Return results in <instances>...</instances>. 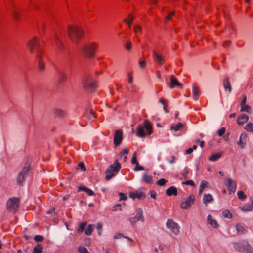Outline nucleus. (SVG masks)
<instances>
[{
  "mask_svg": "<svg viewBox=\"0 0 253 253\" xmlns=\"http://www.w3.org/2000/svg\"><path fill=\"white\" fill-rule=\"evenodd\" d=\"M208 184V183L206 181L203 180L201 182L199 189L200 194L203 192V189L207 186Z\"/></svg>",
  "mask_w": 253,
  "mask_h": 253,
  "instance_id": "34",
  "label": "nucleus"
},
{
  "mask_svg": "<svg viewBox=\"0 0 253 253\" xmlns=\"http://www.w3.org/2000/svg\"><path fill=\"white\" fill-rule=\"evenodd\" d=\"M86 116L88 119H91L93 118H95V115L93 111H89L86 112Z\"/></svg>",
  "mask_w": 253,
  "mask_h": 253,
  "instance_id": "41",
  "label": "nucleus"
},
{
  "mask_svg": "<svg viewBox=\"0 0 253 253\" xmlns=\"http://www.w3.org/2000/svg\"><path fill=\"white\" fill-rule=\"evenodd\" d=\"M240 208L243 212H248L252 211L253 209V200L251 199L250 202L242 207H240Z\"/></svg>",
  "mask_w": 253,
  "mask_h": 253,
  "instance_id": "17",
  "label": "nucleus"
},
{
  "mask_svg": "<svg viewBox=\"0 0 253 253\" xmlns=\"http://www.w3.org/2000/svg\"><path fill=\"white\" fill-rule=\"evenodd\" d=\"M121 164L116 160L114 163L110 165L106 170L105 180L109 181L112 177L115 176L121 169Z\"/></svg>",
  "mask_w": 253,
  "mask_h": 253,
  "instance_id": "3",
  "label": "nucleus"
},
{
  "mask_svg": "<svg viewBox=\"0 0 253 253\" xmlns=\"http://www.w3.org/2000/svg\"><path fill=\"white\" fill-rule=\"evenodd\" d=\"M184 128V125L181 123L172 125L170 126V130L175 132L182 130Z\"/></svg>",
  "mask_w": 253,
  "mask_h": 253,
  "instance_id": "21",
  "label": "nucleus"
},
{
  "mask_svg": "<svg viewBox=\"0 0 253 253\" xmlns=\"http://www.w3.org/2000/svg\"><path fill=\"white\" fill-rule=\"evenodd\" d=\"M42 247L40 244H38L34 247L33 253H42Z\"/></svg>",
  "mask_w": 253,
  "mask_h": 253,
  "instance_id": "35",
  "label": "nucleus"
},
{
  "mask_svg": "<svg viewBox=\"0 0 253 253\" xmlns=\"http://www.w3.org/2000/svg\"><path fill=\"white\" fill-rule=\"evenodd\" d=\"M129 220L132 225L134 224L135 223H136L138 221V220L135 219V217H134L133 218H129Z\"/></svg>",
  "mask_w": 253,
  "mask_h": 253,
  "instance_id": "57",
  "label": "nucleus"
},
{
  "mask_svg": "<svg viewBox=\"0 0 253 253\" xmlns=\"http://www.w3.org/2000/svg\"><path fill=\"white\" fill-rule=\"evenodd\" d=\"M78 167L80 168L82 171H84L86 170L84 164L82 162H80L78 164Z\"/></svg>",
  "mask_w": 253,
  "mask_h": 253,
  "instance_id": "52",
  "label": "nucleus"
},
{
  "mask_svg": "<svg viewBox=\"0 0 253 253\" xmlns=\"http://www.w3.org/2000/svg\"><path fill=\"white\" fill-rule=\"evenodd\" d=\"M55 44L58 48L59 51H62L63 50V44L61 40L59 39L58 36L55 35Z\"/></svg>",
  "mask_w": 253,
  "mask_h": 253,
  "instance_id": "22",
  "label": "nucleus"
},
{
  "mask_svg": "<svg viewBox=\"0 0 253 253\" xmlns=\"http://www.w3.org/2000/svg\"><path fill=\"white\" fill-rule=\"evenodd\" d=\"M122 237L127 239L128 241H129L130 242H133L132 239H131V238H130L128 236H125L122 233H118L115 236H114V238L115 239H118Z\"/></svg>",
  "mask_w": 253,
  "mask_h": 253,
  "instance_id": "33",
  "label": "nucleus"
},
{
  "mask_svg": "<svg viewBox=\"0 0 253 253\" xmlns=\"http://www.w3.org/2000/svg\"><path fill=\"white\" fill-rule=\"evenodd\" d=\"M123 139V132L120 129L115 131L114 136V144L115 146H118L120 145Z\"/></svg>",
  "mask_w": 253,
  "mask_h": 253,
  "instance_id": "12",
  "label": "nucleus"
},
{
  "mask_svg": "<svg viewBox=\"0 0 253 253\" xmlns=\"http://www.w3.org/2000/svg\"><path fill=\"white\" fill-rule=\"evenodd\" d=\"M237 195L238 196L239 199L243 200L246 198V196L244 194L243 191H239L237 192Z\"/></svg>",
  "mask_w": 253,
  "mask_h": 253,
  "instance_id": "43",
  "label": "nucleus"
},
{
  "mask_svg": "<svg viewBox=\"0 0 253 253\" xmlns=\"http://www.w3.org/2000/svg\"><path fill=\"white\" fill-rule=\"evenodd\" d=\"M94 227V225L89 224L86 229L85 230V234L88 236L92 234V232Z\"/></svg>",
  "mask_w": 253,
  "mask_h": 253,
  "instance_id": "32",
  "label": "nucleus"
},
{
  "mask_svg": "<svg viewBox=\"0 0 253 253\" xmlns=\"http://www.w3.org/2000/svg\"><path fill=\"white\" fill-rule=\"evenodd\" d=\"M225 185L227 187L229 194L234 193L236 190V183L235 181L230 178H227L224 182Z\"/></svg>",
  "mask_w": 253,
  "mask_h": 253,
  "instance_id": "11",
  "label": "nucleus"
},
{
  "mask_svg": "<svg viewBox=\"0 0 253 253\" xmlns=\"http://www.w3.org/2000/svg\"><path fill=\"white\" fill-rule=\"evenodd\" d=\"M247 134L245 133H242L239 138V141L237 142V144L242 148H244L247 142Z\"/></svg>",
  "mask_w": 253,
  "mask_h": 253,
  "instance_id": "15",
  "label": "nucleus"
},
{
  "mask_svg": "<svg viewBox=\"0 0 253 253\" xmlns=\"http://www.w3.org/2000/svg\"><path fill=\"white\" fill-rule=\"evenodd\" d=\"M146 63L144 61H141L139 62V66L141 68H144L146 66Z\"/></svg>",
  "mask_w": 253,
  "mask_h": 253,
  "instance_id": "59",
  "label": "nucleus"
},
{
  "mask_svg": "<svg viewBox=\"0 0 253 253\" xmlns=\"http://www.w3.org/2000/svg\"><path fill=\"white\" fill-rule=\"evenodd\" d=\"M67 80V76L63 73H59V82L62 83L64 82Z\"/></svg>",
  "mask_w": 253,
  "mask_h": 253,
  "instance_id": "39",
  "label": "nucleus"
},
{
  "mask_svg": "<svg viewBox=\"0 0 253 253\" xmlns=\"http://www.w3.org/2000/svg\"><path fill=\"white\" fill-rule=\"evenodd\" d=\"M27 47L31 53H36V58L38 63V68L40 71H43L45 69V65L42 60L43 51L39 46L37 38L34 37L32 39L29 40Z\"/></svg>",
  "mask_w": 253,
  "mask_h": 253,
  "instance_id": "1",
  "label": "nucleus"
},
{
  "mask_svg": "<svg viewBox=\"0 0 253 253\" xmlns=\"http://www.w3.org/2000/svg\"><path fill=\"white\" fill-rule=\"evenodd\" d=\"M153 56L154 60L159 65H162L165 62V58L161 55L158 54L156 51L153 52Z\"/></svg>",
  "mask_w": 253,
  "mask_h": 253,
  "instance_id": "16",
  "label": "nucleus"
},
{
  "mask_svg": "<svg viewBox=\"0 0 253 253\" xmlns=\"http://www.w3.org/2000/svg\"><path fill=\"white\" fill-rule=\"evenodd\" d=\"M30 169V166L28 165L24 167L19 172L17 177V182L19 185H23L24 183L25 177L28 175V172Z\"/></svg>",
  "mask_w": 253,
  "mask_h": 253,
  "instance_id": "8",
  "label": "nucleus"
},
{
  "mask_svg": "<svg viewBox=\"0 0 253 253\" xmlns=\"http://www.w3.org/2000/svg\"><path fill=\"white\" fill-rule=\"evenodd\" d=\"M244 129L249 132H252L253 133V123H249L245 126Z\"/></svg>",
  "mask_w": 253,
  "mask_h": 253,
  "instance_id": "38",
  "label": "nucleus"
},
{
  "mask_svg": "<svg viewBox=\"0 0 253 253\" xmlns=\"http://www.w3.org/2000/svg\"><path fill=\"white\" fill-rule=\"evenodd\" d=\"M97 48L96 44L93 43H85L82 48V53L87 58H92Z\"/></svg>",
  "mask_w": 253,
  "mask_h": 253,
  "instance_id": "6",
  "label": "nucleus"
},
{
  "mask_svg": "<svg viewBox=\"0 0 253 253\" xmlns=\"http://www.w3.org/2000/svg\"><path fill=\"white\" fill-rule=\"evenodd\" d=\"M150 196L151 198L155 199L156 196V192L155 191L152 190L150 192Z\"/></svg>",
  "mask_w": 253,
  "mask_h": 253,
  "instance_id": "62",
  "label": "nucleus"
},
{
  "mask_svg": "<svg viewBox=\"0 0 253 253\" xmlns=\"http://www.w3.org/2000/svg\"><path fill=\"white\" fill-rule=\"evenodd\" d=\"M131 163L132 164H137L138 163L136 159V152H134L133 154V156L131 160Z\"/></svg>",
  "mask_w": 253,
  "mask_h": 253,
  "instance_id": "44",
  "label": "nucleus"
},
{
  "mask_svg": "<svg viewBox=\"0 0 253 253\" xmlns=\"http://www.w3.org/2000/svg\"><path fill=\"white\" fill-rule=\"evenodd\" d=\"M118 209L121 210V205L117 204L115 205L113 208V210L114 211H117Z\"/></svg>",
  "mask_w": 253,
  "mask_h": 253,
  "instance_id": "60",
  "label": "nucleus"
},
{
  "mask_svg": "<svg viewBox=\"0 0 253 253\" xmlns=\"http://www.w3.org/2000/svg\"><path fill=\"white\" fill-rule=\"evenodd\" d=\"M234 248L238 251L244 253H252V247L247 241L243 240L233 243Z\"/></svg>",
  "mask_w": 253,
  "mask_h": 253,
  "instance_id": "5",
  "label": "nucleus"
},
{
  "mask_svg": "<svg viewBox=\"0 0 253 253\" xmlns=\"http://www.w3.org/2000/svg\"><path fill=\"white\" fill-rule=\"evenodd\" d=\"M192 94L194 100L197 101L200 94V91L198 87L195 85L193 86Z\"/></svg>",
  "mask_w": 253,
  "mask_h": 253,
  "instance_id": "24",
  "label": "nucleus"
},
{
  "mask_svg": "<svg viewBox=\"0 0 253 253\" xmlns=\"http://www.w3.org/2000/svg\"><path fill=\"white\" fill-rule=\"evenodd\" d=\"M222 215L224 217L228 219H231L232 217L231 212L228 210H225L222 212Z\"/></svg>",
  "mask_w": 253,
  "mask_h": 253,
  "instance_id": "37",
  "label": "nucleus"
},
{
  "mask_svg": "<svg viewBox=\"0 0 253 253\" xmlns=\"http://www.w3.org/2000/svg\"><path fill=\"white\" fill-rule=\"evenodd\" d=\"M152 126L150 122L146 120L144 121V126L139 125L137 128V135L139 137H143L146 134L150 135L152 133Z\"/></svg>",
  "mask_w": 253,
  "mask_h": 253,
  "instance_id": "4",
  "label": "nucleus"
},
{
  "mask_svg": "<svg viewBox=\"0 0 253 253\" xmlns=\"http://www.w3.org/2000/svg\"><path fill=\"white\" fill-rule=\"evenodd\" d=\"M166 182L167 180L166 179L164 178H161L157 181V184L160 186H163L166 184Z\"/></svg>",
  "mask_w": 253,
  "mask_h": 253,
  "instance_id": "47",
  "label": "nucleus"
},
{
  "mask_svg": "<svg viewBox=\"0 0 253 253\" xmlns=\"http://www.w3.org/2000/svg\"><path fill=\"white\" fill-rule=\"evenodd\" d=\"M221 156V154L220 153H215L212 154L210 157H209V160L210 161H215Z\"/></svg>",
  "mask_w": 253,
  "mask_h": 253,
  "instance_id": "31",
  "label": "nucleus"
},
{
  "mask_svg": "<svg viewBox=\"0 0 253 253\" xmlns=\"http://www.w3.org/2000/svg\"><path fill=\"white\" fill-rule=\"evenodd\" d=\"M82 84L84 88L93 91L96 88V82L89 77H84L82 81Z\"/></svg>",
  "mask_w": 253,
  "mask_h": 253,
  "instance_id": "7",
  "label": "nucleus"
},
{
  "mask_svg": "<svg viewBox=\"0 0 253 253\" xmlns=\"http://www.w3.org/2000/svg\"><path fill=\"white\" fill-rule=\"evenodd\" d=\"M223 86L225 90H228L229 92L232 91L231 85L229 81V78L227 77L223 81Z\"/></svg>",
  "mask_w": 253,
  "mask_h": 253,
  "instance_id": "25",
  "label": "nucleus"
},
{
  "mask_svg": "<svg viewBox=\"0 0 253 253\" xmlns=\"http://www.w3.org/2000/svg\"><path fill=\"white\" fill-rule=\"evenodd\" d=\"M182 184L190 185L191 186H194V182L192 180H186L182 183Z\"/></svg>",
  "mask_w": 253,
  "mask_h": 253,
  "instance_id": "51",
  "label": "nucleus"
},
{
  "mask_svg": "<svg viewBox=\"0 0 253 253\" xmlns=\"http://www.w3.org/2000/svg\"><path fill=\"white\" fill-rule=\"evenodd\" d=\"M148 170L146 169L145 170V172L144 173L143 177H142V180L145 181L147 183H152V178L151 176L147 175Z\"/></svg>",
  "mask_w": 253,
  "mask_h": 253,
  "instance_id": "29",
  "label": "nucleus"
},
{
  "mask_svg": "<svg viewBox=\"0 0 253 253\" xmlns=\"http://www.w3.org/2000/svg\"><path fill=\"white\" fill-rule=\"evenodd\" d=\"M53 113L56 117H63L66 114L64 111L58 108L55 109L53 110Z\"/></svg>",
  "mask_w": 253,
  "mask_h": 253,
  "instance_id": "30",
  "label": "nucleus"
},
{
  "mask_svg": "<svg viewBox=\"0 0 253 253\" xmlns=\"http://www.w3.org/2000/svg\"><path fill=\"white\" fill-rule=\"evenodd\" d=\"M129 197L132 199L138 198L139 199H143L145 197L144 193L140 191L131 192L129 194Z\"/></svg>",
  "mask_w": 253,
  "mask_h": 253,
  "instance_id": "14",
  "label": "nucleus"
},
{
  "mask_svg": "<svg viewBox=\"0 0 253 253\" xmlns=\"http://www.w3.org/2000/svg\"><path fill=\"white\" fill-rule=\"evenodd\" d=\"M213 198L210 194H205L203 198V203L205 205L208 203H212L213 201Z\"/></svg>",
  "mask_w": 253,
  "mask_h": 253,
  "instance_id": "19",
  "label": "nucleus"
},
{
  "mask_svg": "<svg viewBox=\"0 0 253 253\" xmlns=\"http://www.w3.org/2000/svg\"><path fill=\"white\" fill-rule=\"evenodd\" d=\"M133 29H134V31L135 33H137L138 31L140 32V33L142 32L141 27L140 25H136V26H135L134 27Z\"/></svg>",
  "mask_w": 253,
  "mask_h": 253,
  "instance_id": "54",
  "label": "nucleus"
},
{
  "mask_svg": "<svg viewBox=\"0 0 253 253\" xmlns=\"http://www.w3.org/2000/svg\"><path fill=\"white\" fill-rule=\"evenodd\" d=\"M19 203L18 199L15 197L10 198L7 202V208L8 211L11 212L16 211L18 207Z\"/></svg>",
  "mask_w": 253,
  "mask_h": 253,
  "instance_id": "9",
  "label": "nucleus"
},
{
  "mask_svg": "<svg viewBox=\"0 0 253 253\" xmlns=\"http://www.w3.org/2000/svg\"><path fill=\"white\" fill-rule=\"evenodd\" d=\"M79 191H84L86 193H87L89 196H92L94 195V192L91 189L83 186L80 185L78 186Z\"/></svg>",
  "mask_w": 253,
  "mask_h": 253,
  "instance_id": "26",
  "label": "nucleus"
},
{
  "mask_svg": "<svg viewBox=\"0 0 253 253\" xmlns=\"http://www.w3.org/2000/svg\"><path fill=\"white\" fill-rule=\"evenodd\" d=\"M241 106V111L242 112H246L247 113H250L251 110V107L248 105H243V106Z\"/></svg>",
  "mask_w": 253,
  "mask_h": 253,
  "instance_id": "36",
  "label": "nucleus"
},
{
  "mask_svg": "<svg viewBox=\"0 0 253 253\" xmlns=\"http://www.w3.org/2000/svg\"><path fill=\"white\" fill-rule=\"evenodd\" d=\"M126 50H129L131 48V43L130 42H128L125 46Z\"/></svg>",
  "mask_w": 253,
  "mask_h": 253,
  "instance_id": "61",
  "label": "nucleus"
},
{
  "mask_svg": "<svg viewBox=\"0 0 253 253\" xmlns=\"http://www.w3.org/2000/svg\"><path fill=\"white\" fill-rule=\"evenodd\" d=\"M159 102L160 103H161L163 106L164 105H166L167 104V103L166 102V100L164 98H163L160 99Z\"/></svg>",
  "mask_w": 253,
  "mask_h": 253,
  "instance_id": "64",
  "label": "nucleus"
},
{
  "mask_svg": "<svg viewBox=\"0 0 253 253\" xmlns=\"http://www.w3.org/2000/svg\"><path fill=\"white\" fill-rule=\"evenodd\" d=\"M176 87L181 88L182 85L173 76H172L170 77V85L169 87L173 88Z\"/></svg>",
  "mask_w": 253,
  "mask_h": 253,
  "instance_id": "18",
  "label": "nucleus"
},
{
  "mask_svg": "<svg viewBox=\"0 0 253 253\" xmlns=\"http://www.w3.org/2000/svg\"><path fill=\"white\" fill-rule=\"evenodd\" d=\"M135 219L141 220L142 222L144 221V218L143 217V210L141 208H139L136 210V214L135 216Z\"/></svg>",
  "mask_w": 253,
  "mask_h": 253,
  "instance_id": "28",
  "label": "nucleus"
},
{
  "mask_svg": "<svg viewBox=\"0 0 253 253\" xmlns=\"http://www.w3.org/2000/svg\"><path fill=\"white\" fill-rule=\"evenodd\" d=\"M34 239L36 242H41L43 240V237L41 235H36L34 237Z\"/></svg>",
  "mask_w": 253,
  "mask_h": 253,
  "instance_id": "50",
  "label": "nucleus"
},
{
  "mask_svg": "<svg viewBox=\"0 0 253 253\" xmlns=\"http://www.w3.org/2000/svg\"><path fill=\"white\" fill-rule=\"evenodd\" d=\"M166 227L175 235H177L179 232V225L171 219H168L166 222Z\"/></svg>",
  "mask_w": 253,
  "mask_h": 253,
  "instance_id": "10",
  "label": "nucleus"
},
{
  "mask_svg": "<svg viewBox=\"0 0 253 253\" xmlns=\"http://www.w3.org/2000/svg\"><path fill=\"white\" fill-rule=\"evenodd\" d=\"M12 14L13 15L14 18L16 20L18 19L20 16L19 14L14 10L11 11Z\"/></svg>",
  "mask_w": 253,
  "mask_h": 253,
  "instance_id": "53",
  "label": "nucleus"
},
{
  "mask_svg": "<svg viewBox=\"0 0 253 253\" xmlns=\"http://www.w3.org/2000/svg\"><path fill=\"white\" fill-rule=\"evenodd\" d=\"M128 153V150H127V149H125L120 152V155L122 156L124 154H127Z\"/></svg>",
  "mask_w": 253,
  "mask_h": 253,
  "instance_id": "63",
  "label": "nucleus"
},
{
  "mask_svg": "<svg viewBox=\"0 0 253 253\" xmlns=\"http://www.w3.org/2000/svg\"><path fill=\"white\" fill-rule=\"evenodd\" d=\"M166 194L168 196H170L172 195L174 196L177 195V188L173 186H170L166 190Z\"/></svg>",
  "mask_w": 253,
  "mask_h": 253,
  "instance_id": "20",
  "label": "nucleus"
},
{
  "mask_svg": "<svg viewBox=\"0 0 253 253\" xmlns=\"http://www.w3.org/2000/svg\"><path fill=\"white\" fill-rule=\"evenodd\" d=\"M225 127H222L220 129H219L217 131V134L219 136H222L225 132Z\"/></svg>",
  "mask_w": 253,
  "mask_h": 253,
  "instance_id": "48",
  "label": "nucleus"
},
{
  "mask_svg": "<svg viewBox=\"0 0 253 253\" xmlns=\"http://www.w3.org/2000/svg\"><path fill=\"white\" fill-rule=\"evenodd\" d=\"M207 221L209 224L214 228H216L218 226V224L215 220H214L211 215L209 214L207 216Z\"/></svg>",
  "mask_w": 253,
  "mask_h": 253,
  "instance_id": "27",
  "label": "nucleus"
},
{
  "mask_svg": "<svg viewBox=\"0 0 253 253\" xmlns=\"http://www.w3.org/2000/svg\"><path fill=\"white\" fill-rule=\"evenodd\" d=\"M133 170L135 171H137L139 170H144V168L142 166H140L139 165V163H137V164H136V166L134 168Z\"/></svg>",
  "mask_w": 253,
  "mask_h": 253,
  "instance_id": "49",
  "label": "nucleus"
},
{
  "mask_svg": "<svg viewBox=\"0 0 253 253\" xmlns=\"http://www.w3.org/2000/svg\"><path fill=\"white\" fill-rule=\"evenodd\" d=\"M236 230L238 232H239V233H243L244 230H245V228L243 226H242L241 224H238L236 226Z\"/></svg>",
  "mask_w": 253,
  "mask_h": 253,
  "instance_id": "40",
  "label": "nucleus"
},
{
  "mask_svg": "<svg viewBox=\"0 0 253 253\" xmlns=\"http://www.w3.org/2000/svg\"><path fill=\"white\" fill-rule=\"evenodd\" d=\"M246 101H247V97L246 95H244V96L242 99V101L240 103V106H243V105L246 104Z\"/></svg>",
  "mask_w": 253,
  "mask_h": 253,
  "instance_id": "58",
  "label": "nucleus"
},
{
  "mask_svg": "<svg viewBox=\"0 0 253 253\" xmlns=\"http://www.w3.org/2000/svg\"><path fill=\"white\" fill-rule=\"evenodd\" d=\"M119 196H120V199L121 200H125L127 199V197L126 196V195L124 193H120Z\"/></svg>",
  "mask_w": 253,
  "mask_h": 253,
  "instance_id": "56",
  "label": "nucleus"
},
{
  "mask_svg": "<svg viewBox=\"0 0 253 253\" xmlns=\"http://www.w3.org/2000/svg\"><path fill=\"white\" fill-rule=\"evenodd\" d=\"M174 15V12H171L169 13V14L166 17V20L169 21V20L172 16Z\"/></svg>",
  "mask_w": 253,
  "mask_h": 253,
  "instance_id": "55",
  "label": "nucleus"
},
{
  "mask_svg": "<svg viewBox=\"0 0 253 253\" xmlns=\"http://www.w3.org/2000/svg\"><path fill=\"white\" fill-rule=\"evenodd\" d=\"M78 251L81 253H86L88 251L85 247L80 246L78 248Z\"/></svg>",
  "mask_w": 253,
  "mask_h": 253,
  "instance_id": "46",
  "label": "nucleus"
},
{
  "mask_svg": "<svg viewBox=\"0 0 253 253\" xmlns=\"http://www.w3.org/2000/svg\"><path fill=\"white\" fill-rule=\"evenodd\" d=\"M86 225V223L85 222L80 223L79 228L78 229V232L79 233L82 232L83 230L84 229Z\"/></svg>",
  "mask_w": 253,
  "mask_h": 253,
  "instance_id": "42",
  "label": "nucleus"
},
{
  "mask_svg": "<svg viewBox=\"0 0 253 253\" xmlns=\"http://www.w3.org/2000/svg\"><path fill=\"white\" fill-rule=\"evenodd\" d=\"M96 227H97V229L98 230V234L99 235H101V232H102V225L101 223L98 222L97 224Z\"/></svg>",
  "mask_w": 253,
  "mask_h": 253,
  "instance_id": "45",
  "label": "nucleus"
},
{
  "mask_svg": "<svg viewBox=\"0 0 253 253\" xmlns=\"http://www.w3.org/2000/svg\"><path fill=\"white\" fill-rule=\"evenodd\" d=\"M67 34L73 42L78 43L83 34V30L77 26H69Z\"/></svg>",
  "mask_w": 253,
  "mask_h": 253,
  "instance_id": "2",
  "label": "nucleus"
},
{
  "mask_svg": "<svg viewBox=\"0 0 253 253\" xmlns=\"http://www.w3.org/2000/svg\"><path fill=\"white\" fill-rule=\"evenodd\" d=\"M248 120V116L245 114H243L238 117L237 123L239 125H242L245 123L247 122Z\"/></svg>",
  "mask_w": 253,
  "mask_h": 253,
  "instance_id": "23",
  "label": "nucleus"
},
{
  "mask_svg": "<svg viewBox=\"0 0 253 253\" xmlns=\"http://www.w3.org/2000/svg\"><path fill=\"white\" fill-rule=\"evenodd\" d=\"M195 200V196L193 195H190L188 197L184 202L181 203L180 207L182 209H187L193 203Z\"/></svg>",
  "mask_w": 253,
  "mask_h": 253,
  "instance_id": "13",
  "label": "nucleus"
}]
</instances>
